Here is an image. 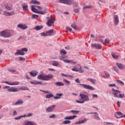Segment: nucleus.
<instances>
[{
	"label": "nucleus",
	"instance_id": "obj_60",
	"mask_svg": "<svg viewBox=\"0 0 125 125\" xmlns=\"http://www.w3.org/2000/svg\"><path fill=\"white\" fill-rule=\"evenodd\" d=\"M92 96L93 98H97V97H98V96H97V95L96 94H93Z\"/></svg>",
	"mask_w": 125,
	"mask_h": 125
},
{
	"label": "nucleus",
	"instance_id": "obj_21",
	"mask_svg": "<svg viewBox=\"0 0 125 125\" xmlns=\"http://www.w3.org/2000/svg\"><path fill=\"white\" fill-rule=\"evenodd\" d=\"M18 27L21 29H22L23 30H25V29H27V25L21 24H19Z\"/></svg>",
	"mask_w": 125,
	"mask_h": 125
},
{
	"label": "nucleus",
	"instance_id": "obj_16",
	"mask_svg": "<svg viewBox=\"0 0 125 125\" xmlns=\"http://www.w3.org/2000/svg\"><path fill=\"white\" fill-rule=\"evenodd\" d=\"M5 83H6L7 84H9V85H18V84H19L20 83L18 81L15 82L13 83L6 82Z\"/></svg>",
	"mask_w": 125,
	"mask_h": 125
},
{
	"label": "nucleus",
	"instance_id": "obj_13",
	"mask_svg": "<svg viewBox=\"0 0 125 125\" xmlns=\"http://www.w3.org/2000/svg\"><path fill=\"white\" fill-rule=\"evenodd\" d=\"M55 107H56V105H54L47 108L46 112H47V113H50V112H52L54 109H55Z\"/></svg>",
	"mask_w": 125,
	"mask_h": 125
},
{
	"label": "nucleus",
	"instance_id": "obj_8",
	"mask_svg": "<svg viewBox=\"0 0 125 125\" xmlns=\"http://www.w3.org/2000/svg\"><path fill=\"white\" fill-rule=\"evenodd\" d=\"M79 85H81V86H82L83 87V88H85V89H88V90H94V88L89 85L85 84H79Z\"/></svg>",
	"mask_w": 125,
	"mask_h": 125
},
{
	"label": "nucleus",
	"instance_id": "obj_38",
	"mask_svg": "<svg viewBox=\"0 0 125 125\" xmlns=\"http://www.w3.org/2000/svg\"><path fill=\"white\" fill-rule=\"evenodd\" d=\"M53 66H58V65H59V63L58 62H56V61H54L53 63H52Z\"/></svg>",
	"mask_w": 125,
	"mask_h": 125
},
{
	"label": "nucleus",
	"instance_id": "obj_29",
	"mask_svg": "<svg viewBox=\"0 0 125 125\" xmlns=\"http://www.w3.org/2000/svg\"><path fill=\"white\" fill-rule=\"evenodd\" d=\"M54 96L52 93H50L48 95H46L45 96V98H47V99H49V98H51L52 97H53Z\"/></svg>",
	"mask_w": 125,
	"mask_h": 125
},
{
	"label": "nucleus",
	"instance_id": "obj_46",
	"mask_svg": "<svg viewBox=\"0 0 125 125\" xmlns=\"http://www.w3.org/2000/svg\"><path fill=\"white\" fill-rule=\"evenodd\" d=\"M32 18H33L34 19H37V18H39V15L34 14L32 16Z\"/></svg>",
	"mask_w": 125,
	"mask_h": 125
},
{
	"label": "nucleus",
	"instance_id": "obj_24",
	"mask_svg": "<svg viewBox=\"0 0 125 125\" xmlns=\"http://www.w3.org/2000/svg\"><path fill=\"white\" fill-rule=\"evenodd\" d=\"M4 15H5L6 16H12V15H13V14H14V12L13 11L11 12V13L7 12H5L4 13Z\"/></svg>",
	"mask_w": 125,
	"mask_h": 125
},
{
	"label": "nucleus",
	"instance_id": "obj_43",
	"mask_svg": "<svg viewBox=\"0 0 125 125\" xmlns=\"http://www.w3.org/2000/svg\"><path fill=\"white\" fill-rule=\"evenodd\" d=\"M80 8H78V9H75L73 10L74 12H75V13H79V12H80Z\"/></svg>",
	"mask_w": 125,
	"mask_h": 125
},
{
	"label": "nucleus",
	"instance_id": "obj_54",
	"mask_svg": "<svg viewBox=\"0 0 125 125\" xmlns=\"http://www.w3.org/2000/svg\"><path fill=\"white\" fill-rule=\"evenodd\" d=\"M113 69L114 71H115V72L119 73V69H118L117 67H114Z\"/></svg>",
	"mask_w": 125,
	"mask_h": 125
},
{
	"label": "nucleus",
	"instance_id": "obj_3",
	"mask_svg": "<svg viewBox=\"0 0 125 125\" xmlns=\"http://www.w3.org/2000/svg\"><path fill=\"white\" fill-rule=\"evenodd\" d=\"M112 90H113L112 93L114 97L116 98H125V94H121V91L118 90H115L114 88H112Z\"/></svg>",
	"mask_w": 125,
	"mask_h": 125
},
{
	"label": "nucleus",
	"instance_id": "obj_57",
	"mask_svg": "<svg viewBox=\"0 0 125 125\" xmlns=\"http://www.w3.org/2000/svg\"><path fill=\"white\" fill-rule=\"evenodd\" d=\"M33 116L32 113H28L27 115H26V117H32Z\"/></svg>",
	"mask_w": 125,
	"mask_h": 125
},
{
	"label": "nucleus",
	"instance_id": "obj_37",
	"mask_svg": "<svg viewBox=\"0 0 125 125\" xmlns=\"http://www.w3.org/2000/svg\"><path fill=\"white\" fill-rule=\"evenodd\" d=\"M88 81H90V82H91V83H96V80H95V79H89Z\"/></svg>",
	"mask_w": 125,
	"mask_h": 125
},
{
	"label": "nucleus",
	"instance_id": "obj_12",
	"mask_svg": "<svg viewBox=\"0 0 125 125\" xmlns=\"http://www.w3.org/2000/svg\"><path fill=\"white\" fill-rule=\"evenodd\" d=\"M91 46L93 48H96V49H102V45L100 44L93 43L91 44Z\"/></svg>",
	"mask_w": 125,
	"mask_h": 125
},
{
	"label": "nucleus",
	"instance_id": "obj_30",
	"mask_svg": "<svg viewBox=\"0 0 125 125\" xmlns=\"http://www.w3.org/2000/svg\"><path fill=\"white\" fill-rule=\"evenodd\" d=\"M23 101L22 100H19L17 102L15 103V105H20V104H22Z\"/></svg>",
	"mask_w": 125,
	"mask_h": 125
},
{
	"label": "nucleus",
	"instance_id": "obj_22",
	"mask_svg": "<svg viewBox=\"0 0 125 125\" xmlns=\"http://www.w3.org/2000/svg\"><path fill=\"white\" fill-rule=\"evenodd\" d=\"M30 83L32 84H35V85H37V84H42V83L41 82H36L35 81H31Z\"/></svg>",
	"mask_w": 125,
	"mask_h": 125
},
{
	"label": "nucleus",
	"instance_id": "obj_1",
	"mask_svg": "<svg viewBox=\"0 0 125 125\" xmlns=\"http://www.w3.org/2000/svg\"><path fill=\"white\" fill-rule=\"evenodd\" d=\"M80 96L83 101H80L79 100H77L76 102L77 103H80V104H83L84 103V102H85L89 101V97H88V96H87L85 94L80 93Z\"/></svg>",
	"mask_w": 125,
	"mask_h": 125
},
{
	"label": "nucleus",
	"instance_id": "obj_27",
	"mask_svg": "<svg viewBox=\"0 0 125 125\" xmlns=\"http://www.w3.org/2000/svg\"><path fill=\"white\" fill-rule=\"evenodd\" d=\"M57 96H54V99H60L61 98V96L63 95V94H57Z\"/></svg>",
	"mask_w": 125,
	"mask_h": 125
},
{
	"label": "nucleus",
	"instance_id": "obj_2",
	"mask_svg": "<svg viewBox=\"0 0 125 125\" xmlns=\"http://www.w3.org/2000/svg\"><path fill=\"white\" fill-rule=\"evenodd\" d=\"M38 79L39 80H42V81H49L50 79H53V75L48 74V75H42L40 74L38 75Z\"/></svg>",
	"mask_w": 125,
	"mask_h": 125
},
{
	"label": "nucleus",
	"instance_id": "obj_20",
	"mask_svg": "<svg viewBox=\"0 0 125 125\" xmlns=\"http://www.w3.org/2000/svg\"><path fill=\"white\" fill-rule=\"evenodd\" d=\"M77 117V115H73L72 116L65 117L64 119V120H74Z\"/></svg>",
	"mask_w": 125,
	"mask_h": 125
},
{
	"label": "nucleus",
	"instance_id": "obj_48",
	"mask_svg": "<svg viewBox=\"0 0 125 125\" xmlns=\"http://www.w3.org/2000/svg\"><path fill=\"white\" fill-rule=\"evenodd\" d=\"M104 42H105V43H107L108 44L110 43V40H109L108 39H105Z\"/></svg>",
	"mask_w": 125,
	"mask_h": 125
},
{
	"label": "nucleus",
	"instance_id": "obj_7",
	"mask_svg": "<svg viewBox=\"0 0 125 125\" xmlns=\"http://www.w3.org/2000/svg\"><path fill=\"white\" fill-rule=\"evenodd\" d=\"M38 9H39V10H42V8L39 6H33V5L31 6V10L33 12H35V13H38L39 11Z\"/></svg>",
	"mask_w": 125,
	"mask_h": 125
},
{
	"label": "nucleus",
	"instance_id": "obj_32",
	"mask_svg": "<svg viewBox=\"0 0 125 125\" xmlns=\"http://www.w3.org/2000/svg\"><path fill=\"white\" fill-rule=\"evenodd\" d=\"M47 36H51V34L53 33V29H51L49 31L46 32Z\"/></svg>",
	"mask_w": 125,
	"mask_h": 125
},
{
	"label": "nucleus",
	"instance_id": "obj_34",
	"mask_svg": "<svg viewBox=\"0 0 125 125\" xmlns=\"http://www.w3.org/2000/svg\"><path fill=\"white\" fill-rule=\"evenodd\" d=\"M70 112L73 113L74 115H77L78 113H80L79 110H71Z\"/></svg>",
	"mask_w": 125,
	"mask_h": 125
},
{
	"label": "nucleus",
	"instance_id": "obj_55",
	"mask_svg": "<svg viewBox=\"0 0 125 125\" xmlns=\"http://www.w3.org/2000/svg\"><path fill=\"white\" fill-rule=\"evenodd\" d=\"M95 119L98 121H100V118L98 116H95Z\"/></svg>",
	"mask_w": 125,
	"mask_h": 125
},
{
	"label": "nucleus",
	"instance_id": "obj_56",
	"mask_svg": "<svg viewBox=\"0 0 125 125\" xmlns=\"http://www.w3.org/2000/svg\"><path fill=\"white\" fill-rule=\"evenodd\" d=\"M50 119H54L55 118V115L52 114L49 116Z\"/></svg>",
	"mask_w": 125,
	"mask_h": 125
},
{
	"label": "nucleus",
	"instance_id": "obj_47",
	"mask_svg": "<svg viewBox=\"0 0 125 125\" xmlns=\"http://www.w3.org/2000/svg\"><path fill=\"white\" fill-rule=\"evenodd\" d=\"M41 36H42V37H47V33H42Z\"/></svg>",
	"mask_w": 125,
	"mask_h": 125
},
{
	"label": "nucleus",
	"instance_id": "obj_62",
	"mask_svg": "<svg viewBox=\"0 0 125 125\" xmlns=\"http://www.w3.org/2000/svg\"><path fill=\"white\" fill-rule=\"evenodd\" d=\"M9 72H12L13 73L16 72V71L14 69H9Z\"/></svg>",
	"mask_w": 125,
	"mask_h": 125
},
{
	"label": "nucleus",
	"instance_id": "obj_28",
	"mask_svg": "<svg viewBox=\"0 0 125 125\" xmlns=\"http://www.w3.org/2000/svg\"><path fill=\"white\" fill-rule=\"evenodd\" d=\"M38 14H42V15H43L44 14H45L46 13V10H45L44 11H38Z\"/></svg>",
	"mask_w": 125,
	"mask_h": 125
},
{
	"label": "nucleus",
	"instance_id": "obj_40",
	"mask_svg": "<svg viewBox=\"0 0 125 125\" xmlns=\"http://www.w3.org/2000/svg\"><path fill=\"white\" fill-rule=\"evenodd\" d=\"M25 117H26V115L21 116L18 117H16L15 118V120H20V119H21V118H25Z\"/></svg>",
	"mask_w": 125,
	"mask_h": 125
},
{
	"label": "nucleus",
	"instance_id": "obj_52",
	"mask_svg": "<svg viewBox=\"0 0 125 125\" xmlns=\"http://www.w3.org/2000/svg\"><path fill=\"white\" fill-rule=\"evenodd\" d=\"M20 61H25V60H26V59H25V58H23V57H20Z\"/></svg>",
	"mask_w": 125,
	"mask_h": 125
},
{
	"label": "nucleus",
	"instance_id": "obj_11",
	"mask_svg": "<svg viewBox=\"0 0 125 125\" xmlns=\"http://www.w3.org/2000/svg\"><path fill=\"white\" fill-rule=\"evenodd\" d=\"M78 66H80L79 69L74 67L73 68H72V71H73L74 72H79V73H83V70L82 66L80 64H78Z\"/></svg>",
	"mask_w": 125,
	"mask_h": 125
},
{
	"label": "nucleus",
	"instance_id": "obj_61",
	"mask_svg": "<svg viewBox=\"0 0 125 125\" xmlns=\"http://www.w3.org/2000/svg\"><path fill=\"white\" fill-rule=\"evenodd\" d=\"M48 70H49V71H50L51 72L55 71V69H53V68H49Z\"/></svg>",
	"mask_w": 125,
	"mask_h": 125
},
{
	"label": "nucleus",
	"instance_id": "obj_59",
	"mask_svg": "<svg viewBox=\"0 0 125 125\" xmlns=\"http://www.w3.org/2000/svg\"><path fill=\"white\" fill-rule=\"evenodd\" d=\"M61 75L62 77H70L68 75L64 74L63 73H62Z\"/></svg>",
	"mask_w": 125,
	"mask_h": 125
},
{
	"label": "nucleus",
	"instance_id": "obj_26",
	"mask_svg": "<svg viewBox=\"0 0 125 125\" xmlns=\"http://www.w3.org/2000/svg\"><path fill=\"white\" fill-rule=\"evenodd\" d=\"M55 85L57 86H64V84L62 82H57L55 83Z\"/></svg>",
	"mask_w": 125,
	"mask_h": 125
},
{
	"label": "nucleus",
	"instance_id": "obj_5",
	"mask_svg": "<svg viewBox=\"0 0 125 125\" xmlns=\"http://www.w3.org/2000/svg\"><path fill=\"white\" fill-rule=\"evenodd\" d=\"M28 51V49L26 48H22L20 50H18L17 52L15 53V55H25V53L24 52H27Z\"/></svg>",
	"mask_w": 125,
	"mask_h": 125
},
{
	"label": "nucleus",
	"instance_id": "obj_17",
	"mask_svg": "<svg viewBox=\"0 0 125 125\" xmlns=\"http://www.w3.org/2000/svg\"><path fill=\"white\" fill-rule=\"evenodd\" d=\"M23 11H28V5L26 3H23L21 5Z\"/></svg>",
	"mask_w": 125,
	"mask_h": 125
},
{
	"label": "nucleus",
	"instance_id": "obj_19",
	"mask_svg": "<svg viewBox=\"0 0 125 125\" xmlns=\"http://www.w3.org/2000/svg\"><path fill=\"white\" fill-rule=\"evenodd\" d=\"M116 66L118 67V68H119V69H120V70H122L123 69H124L125 68V66L123 64H122V63H116Z\"/></svg>",
	"mask_w": 125,
	"mask_h": 125
},
{
	"label": "nucleus",
	"instance_id": "obj_33",
	"mask_svg": "<svg viewBox=\"0 0 125 125\" xmlns=\"http://www.w3.org/2000/svg\"><path fill=\"white\" fill-rule=\"evenodd\" d=\"M41 29H42V26H37L35 27V29L36 30V31H39Z\"/></svg>",
	"mask_w": 125,
	"mask_h": 125
},
{
	"label": "nucleus",
	"instance_id": "obj_53",
	"mask_svg": "<svg viewBox=\"0 0 125 125\" xmlns=\"http://www.w3.org/2000/svg\"><path fill=\"white\" fill-rule=\"evenodd\" d=\"M116 118H117V119H121V118H125V115L124 116H121L120 117H117V115H116V114H114Z\"/></svg>",
	"mask_w": 125,
	"mask_h": 125
},
{
	"label": "nucleus",
	"instance_id": "obj_25",
	"mask_svg": "<svg viewBox=\"0 0 125 125\" xmlns=\"http://www.w3.org/2000/svg\"><path fill=\"white\" fill-rule=\"evenodd\" d=\"M31 4H41V3L40 1L38 0H32V1L30 2Z\"/></svg>",
	"mask_w": 125,
	"mask_h": 125
},
{
	"label": "nucleus",
	"instance_id": "obj_51",
	"mask_svg": "<svg viewBox=\"0 0 125 125\" xmlns=\"http://www.w3.org/2000/svg\"><path fill=\"white\" fill-rule=\"evenodd\" d=\"M117 114L119 116H121L122 115H123V113L121 112H116L115 115H116V116H117Z\"/></svg>",
	"mask_w": 125,
	"mask_h": 125
},
{
	"label": "nucleus",
	"instance_id": "obj_49",
	"mask_svg": "<svg viewBox=\"0 0 125 125\" xmlns=\"http://www.w3.org/2000/svg\"><path fill=\"white\" fill-rule=\"evenodd\" d=\"M71 26L72 28H73V29H77V26H76V24H71Z\"/></svg>",
	"mask_w": 125,
	"mask_h": 125
},
{
	"label": "nucleus",
	"instance_id": "obj_9",
	"mask_svg": "<svg viewBox=\"0 0 125 125\" xmlns=\"http://www.w3.org/2000/svg\"><path fill=\"white\" fill-rule=\"evenodd\" d=\"M60 2L61 3H64V4H68V5H71V4L74 3L72 0H60Z\"/></svg>",
	"mask_w": 125,
	"mask_h": 125
},
{
	"label": "nucleus",
	"instance_id": "obj_39",
	"mask_svg": "<svg viewBox=\"0 0 125 125\" xmlns=\"http://www.w3.org/2000/svg\"><path fill=\"white\" fill-rule=\"evenodd\" d=\"M116 81L119 83V84H120V85H125V83H124V82L120 80H116Z\"/></svg>",
	"mask_w": 125,
	"mask_h": 125
},
{
	"label": "nucleus",
	"instance_id": "obj_42",
	"mask_svg": "<svg viewBox=\"0 0 125 125\" xmlns=\"http://www.w3.org/2000/svg\"><path fill=\"white\" fill-rule=\"evenodd\" d=\"M5 8L7 10H12V8L7 5L5 6Z\"/></svg>",
	"mask_w": 125,
	"mask_h": 125
},
{
	"label": "nucleus",
	"instance_id": "obj_35",
	"mask_svg": "<svg viewBox=\"0 0 125 125\" xmlns=\"http://www.w3.org/2000/svg\"><path fill=\"white\" fill-rule=\"evenodd\" d=\"M63 81L67 85H69V84H70V81H68L67 79H63Z\"/></svg>",
	"mask_w": 125,
	"mask_h": 125
},
{
	"label": "nucleus",
	"instance_id": "obj_36",
	"mask_svg": "<svg viewBox=\"0 0 125 125\" xmlns=\"http://www.w3.org/2000/svg\"><path fill=\"white\" fill-rule=\"evenodd\" d=\"M21 90H28V88L25 86H21L20 88Z\"/></svg>",
	"mask_w": 125,
	"mask_h": 125
},
{
	"label": "nucleus",
	"instance_id": "obj_58",
	"mask_svg": "<svg viewBox=\"0 0 125 125\" xmlns=\"http://www.w3.org/2000/svg\"><path fill=\"white\" fill-rule=\"evenodd\" d=\"M108 86L110 87H112L113 86H116V84H109Z\"/></svg>",
	"mask_w": 125,
	"mask_h": 125
},
{
	"label": "nucleus",
	"instance_id": "obj_50",
	"mask_svg": "<svg viewBox=\"0 0 125 125\" xmlns=\"http://www.w3.org/2000/svg\"><path fill=\"white\" fill-rule=\"evenodd\" d=\"M40 91H42V92H44V93H48V94L50 93V92L48 91H43L42 90H40Z\"/></svg>",
	"mask_w": 125,
	"mask_h": 125
},
{
	"label": "nucleus",
	"instance_id": "obj_4",
	"mask_svg": "<svg viewBox=\"0 0 125 125\" xmlns=\"http://www.w3.org/2000/svg\"><path fill=\"white\" fill-rule=\"evenodd\" d=\"M0 37H3V38H9L11 37V33L7 30H4L0 32Z\"/></svg>",
	"mask_w": 125,
	"mask_h": 125
},
{
	"label": "nucleus",
	"instance_id": "obj_23",
	"mask_svg": "<svg viewBox=\"0 0 125 125\" xmlns=\"http://www.w3.org/2000/svg\"><path fill=\"white\" fill-rule=\"evenodd\" d=\"M29 74H30L32 77H36V76H37L39 74V72L34 71L29 72Z\"/></svg>",
	"mask_w": 125,
	"mask_h": 125
},
{
	"label": "nucleus",
	"instance_id": "obj_44",
	"mask_svg": "<svg viewBox=\"0 0 125 125\" xmlns=\"http://www.w3.org/2000/svg\"><path fill=\"white\" fill-rule=\"evenodd\" d=\"M111 55H112L113 58H114L115 59H116V58H118V56L117 55H116V54H115V53H112Z\"/></svg>",
	"mask_w": 125,
	"mask_h": 125
},
{
	"label": "nucleus",
	"instance_id": "obj_14",
	"mask_svg": "<svg viewBox=\"0 0 125 125\" xmlns=\"http://www.w3.org/2000/svg\"><path fill=\"white\" fill-rule=\"evenodd\" d=\"M54 24V21H53V19H51L50 20H48L47 22V25L49 27H50V26H53Z\"/></svg>",
	"mask_w": 125,
	"mask_h": 125
},
{
	"label": "nucleus",
	"instance_id": "obj_45",
	"mask_svg": "<svg viewBox=\"0 0 125 125\" xmlns=\"http://www.w3.org/2000/svg\"><path fill=\"white\" fill-rule=\"evenodd\" d=\"M86 8H92V6H84L83 9H86Z\"/></svg>",
	"mask_w": 125,
	"mask_h": 125
},
{
	"label": "nucleus",
	"instance_id": "obj_6",
	"mask_svg": "<svg viewBox=\"0 0 125 125\" xmlns=\"http://www.w3.org/2000/svg\"><path fill=\"white\" fill-rule=\"evenodd\" d=\"M4 89L7 88L8 91L9 92H17V91H19L20 89L17 88L12 87L10 88V86H6L3 87Z\"/></svg>",
	"mask_w": 125,
	"mask_h": 125
},
{
	"label": "nucleus",
	"instance_id": "obj_18",
	"mask_svg": "<svg viewBox=\"0 0 125 125\" xmlns=\"http://www.w3.org/2000/svg\"><path fill=\"white\" fill-rule=\"evenodd\" d=\"M87 121V120L86 118H85L83 120L76 122L75 124L76 125H81L82 124H84V123H86Z\"/></svg>",
	"mask_w": 125,
	"mask_h": 125
},
{
	"label": "nucleus",
	"instance_id": "obj_63",
	"mask_svg": "<svg viewBox=\"0 0 125 125\" xmlns=\"http://www.w3.org/2000/svg\"><path fill=\"white\" fill-rule=\"evenodd\" d=\"M75 82L76 83H81V82L80 81V80H79V79H77L75 80Z\"/></svg>",
	"mask_w": 125,
	"mask_h": 125
},
{
	"label": "nucleus",
	"instance_id": "obj_10",
	"mask_svg": "<svg viewBox=\"0 0 125 125\" xmlns=\"http://www.w3.org/2000/svg\"><path fill=\"white\" fill-rule=\"evenodd\" d=\"M61 60H62L65 63H71L72 64H77V62H75L73 60H64V58L62 57L61 58Z\"/></svg>",
	"mask_w": 125,
	"mask_h": 125
},
{
	"label": "nucleus",
	"instance_id": "obj_41",
	"mask_svg": "<svg viewBox=\"0 0 125 125\" xmlns=\"http://www.w3.org/2000/svg\"><path fill=\"white\" fill-rule=\"evenodd\" d=\"M70 123H71V121L65 120L62 122V124L63 125H67L68 124H70Z\"/></svg>",
	"mask_w": 125,
	"mask_h": 125
},
{
	"label": "nucleus",
	"instance_id": "obj_31",
	"mask_svg": "<svg viewBox=\"0 0 125 125\" xmlns=\"http://www.w3.org/2000/svg\"><path fill=\"white\" fill-rule=\"evenodd\" d=\"M61 54H62V55H66L67 54V52L64 49H62L60 51Z\"/></svg>",
	"mask_w": 125,
	"mask_h": 125
},
{
	"label": "nucleus",
	"instance_id": "obj_64",
	"mask_svg": "<svg viewBox=\"0 0 125 125\" xmlns=\"http://www.w3.org/2000/svg\"><path fill=\"white\" fill-rule=\"evenodd\" d=\"M117 105H118V107H121V104H120L119 101L117 102Z\"/></svg>",
	"mask_w": 125,
	"mask_h": 125
},
{
	"label": "nucleus",
	"instance_id": "obj_15",
	"mask_svg": "<svg viewBox=\"0 0 125 125\" xmlns=\"http://www.w3.org/2000/svg\"><path fill=\"white\" fill-rule=\"evenodd\" d=\"M114 23L115 25H118L119 24V17L117 15H115L113 17Z\"/></svg>",
	"mask_w": 125,
	"mask_h": 125
}]
</instances>
